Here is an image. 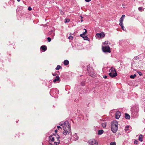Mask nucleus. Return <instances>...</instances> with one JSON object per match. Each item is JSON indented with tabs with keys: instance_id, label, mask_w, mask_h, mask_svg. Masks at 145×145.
<instances>
[{
	"instance_id": "nucleus-1",
	"label": "nucleus",
	"mask_w": 145,
	"mask_h": 145,
	"mask_svg": "<svg viewBox=\"0 0 145 145\" xmlns=\"http://www.w3.org/2000/svg\"><path fill=\"white\" fill-rule=\"evenodd\" d=\"M118 123L117 121H114L111 124V129L113 133H115L118 130Z\"/></svg>"
},
{
	"instance_id": "nucleus-2",
	"label": "nucleus",
	"mask_w": 145,
	"mask_h": 145,
	"mask_svg": "<svg viewBox=\"0 0 145 145\" xmlns=\"http://www.w3.org/2000/svg\"><path fill=\"white\" fill-rule=\"evenodd\" d=\"M108 74L109 76L112 77H116L117 75L115 69L112 67H111L109 70Z\"/></svg>"
},
{
	"instance_id": "nucleus-3",
	"label": "nucleus",
	"mask_w": 145,
	"mask_h": 145,
	"mask_svg": "<svg viewBox=\"0 0 145 145\" xmlns=\"http://www.w3.org/2000/svg\"><path fill=\"white\" fill-rule=\"evenodd\" d=\"M68 126H67V127L65 128H63L64 131L63 132V134L64 135H66L68 133V134H69V132H70L71 131V126L69 125H68Z\"/></svg>"
},
{
	"instance_id": "nucleus-4",
	"label": "nucleus",
	"mask_w": 145,
	"mask_h": 145,
	"mask_svg": "<svg viewBox=\"0 0 145 145\" xmlns=\"http://www.w3.org/2000/svg\"><path fill=\"white\" fill-rule=\"evenodd\" d=\"M102 49L104 52L110 53L111 52L110 48L108 46H103Z\"/></svg>"
},
{
	"instance_id": "nucleus-5",
	"label": "nucleus",
	"mask_w": 145,
	"mask_h": 145,
	"mask_svg": "<svg viewBox=\"0 0 145 145\" xmlns=\"http://www.w3.org/2000/svg\"><path fill=\"white\" fill-rule=\"evenodd\" d=\"M89 144L91 145H98V143L95 140L91 139L89 141Z\"/></svg>"
},
{
	"instance_id": "nucleus-6",
	"label": "nucleus",
	"mask_w": 145,
	"mask_h": 145,
	"mask_svg": "<svg viewBox=\"0 0 145 145\" xmlns=\"http://www.w3.org/2000/svg\"><path fill=\"white\" fill-rule=\"evenodd\" d=\"M60 125L62 126L63 128L67 127V126L68 127V125H69L70 126V125L69 123L67 121L64 122L63 123H62L61 124H60Z\"/></svg>"
},
{
	"instance_id": "nucleus-7",
	"label": "nucleus",
	"mask_w": 145,
	"mask_h": 145,
	"mask_svg": "<svg viewBox=\"0 0 145 145\" xmlns=\"http://www.w3.org/2000/svg\"><path fill=\"white\" fill-rule=\"evenodd\" d=\"M125 15H123L120 18V19L119 20V25H122V24H123V19L124 18H125Z\"/></svg>"
},
{
	"instance_id": "nucleus-8",
	"label": "nucleus",
	"mask_w": 145,
	"mask_h": 145,
	"mask_svg": "<svg viewBox=\"0 0 145 145\" xmlns=\"http://www.w3.org/2000/svg\"><path fill=\"white\" fill-rule=\"evenodd\" d=\"M96 35L98 37L102 38V37H104L105 36V35L103 32H101L100 33H97Z\"/></svg>"
},
{
	"instance_id": "nucleus-9",
	"label": "nucleus",
	"mask_w": 145,
	"mask_h": 145,
	"mask_svg": "<svg viewBox=\"0 0 145 145\" xmlns=\"http://www.w3.org/2000/svg\"><path fill=\"white\" fill-rule=\"evenodd\" d=\"M121 116V112L118 111L116 113V118L117 119L119 118Z\"/></svg>"
},
{
	"instance_id": "nucleus-10",
	"label": "nucleus",
	"mask_w": 145,
	"mask_h": 145,
	"mask_svg": "<svg viewBox=\"0 0 145 145\" xmlns=\"http://www.w3.org/2000/svg\"><path fill=\"white\" fill-rule=\"evenodd\" d=\"M56 81H60V78L59 76H56L55 78L53 80V82L54 83H55Z\"/></svg>"
},
{
	"instance_id": "nucleus-11",
	"label": "nucleus",
	"mask_w": 145,
	"mask_h": 145,
	"mask_svg": "<svg viewBox=\"0 0 145 145\" xmlns=\"http://www.w3.org/2000/svg\"><path fill=\"white\" fill-rule=\"evenodd\" d=\"M49 138H50V140H51V141H54V138H55V137L54 136V135H50L49 137Z\"/></svg>"
},
{
	"instance_id": "nucleus-12",
	"label": "nucleus",
	"mask_w": 145,
	"mask_h": 145,
	"mask_svg": "<svg viewBox=\"0 0 145 145\" xmlns=\"http://www.w3.org/2000/svg\"><path fill=\"white\" fill-rule=\"evenodd\" d=\"M41 49L42 50L45 51L46 50L47 48L46 46L43 45L41 46Z\"/></svg>"
},
{
	"instance_id": "nucleus-13",
	"label": "nucleus",
	"mask_w": 145,
	"mask_h": 145,
	"mask_svg": "<svg viewBox=\"0 0 145 145\" xmlns=\"http://www.w3.org/2000/svg\"><path fill=\"white\" fill-rule=\"evenodd\" d=\"M130 116L127 113H125V118L126 119H127V120H129V119L130 118Z\"/></svg>"
},
{
	"instance_id": "nucleus-14",
	"label": "nucleus",
	"mask_w": 145,
	"mask_h": 145,
	"mask_svg": "<svg viewBox=\"0 0 145 145\" xmlns=\"http://www.w3.org/2000/svg\"><path fill=\"white\" fill-rule=\"evenodd\" d=\"M142 138V134H140V135H139V137L138 138V140H139L140 141L142 142L143 141Z\"/></svg>"
},
{
	"instance_id": "nucleus-15",
	"label": "nucleus",
	"mask_w": 145,
	"mask_h": 145,
	"mask_svg": "<svg viewBox=\"0 0 145 145\" xmlns=\"http://www.w3.org/2000/svg\"><path fill=\"white\" fill-rule=\"evenodd\" d=\"M84 30H85V31L83 33V34H80V36L81 37H82L83 38L84 37H83V35H85L87 32V30L86 29H84Z\"/></svg>"
},
{
	"instance_id": "nucleus-16",
	"label": "nucleus",
	"mask_w": 145,
	"mask_h": 145,
	"mask_svg": "<svg viewBox=\"0 0 145 145\" xmlns=\"http://www.w3.org/2000/svg\"><path fill=\"white\" fill-rule=\"evenodd\" d=\"M103 131H103V130H102V129L99 130L98 131V135H101L103 133Z\"/></svg>"
},
{
	"instance_id": "nucleus-17",
	"label": "nucleus",
	"mask_w": 145,
	"mask_h": 145,
	"mask_svg": "<svg viewBox=\"0 0 145 145\" xmlns=\"http://www.w3.org/2000/svg\"><path fill=\"white\" fill-rule=\"evenodd\" d=\"M69 62L68 60H65L63 63L65 65H67L69 64Z\"/></svg>"
},
{
	"instance_id": "nucleus-18",
	"label": "nucleus",
	"mask_w": 145,
	"mask_h": 145,
	"mask_svg": "<svg viewBox=\"0 0 145 145\" xmlns=\"http://www.w3.org/2000/svg\"><path fill=\"white\" fill-rule=\"evenodd\" d=\"M54 136L55 137V138H56L57 139V140L58 141L59 140L60 138V137L58 134H57L56 135L55 134H54Z\"/></svg>"
},
{
	"instance_id": "nucleus-19",
	"label": "nucleus",
	"mask_w": 145,
	"mask_h": 145,
	"mask_svg": "<svg viewBox=\"0 0 145 145\" xmlns=\"http://www.w3.org/2000/svg\"><path fill=\"white\" fill-rule=\"evenodd\" d=\"M60 68H62L61 66H60L59 65H58L57 66V67L56 68V69L57 70H58Z\"/></svg>"
},
{
	"instance_id": "nucleus-20",
	"label": "nucleus",
	"mask_w": 145,
	"mask_h": 145,
	"mask_svg": "<svg viewBox=\"0 0 145 145\" xmlns=\"http://www.w3.org/2000/svg\"><path fill=\"white\" fill-rule=\"evenodd\" d=\"M101 125L103 128H106V123H102Z\"/></svg>"
},
{
	"instance_id": "nucleus-21",
	"label": "nucleus",
	"mask_w": 145,
	"mask_h": 145,
	"mask_svg": "<svg viewBox=\"0 0 145 145\" xmlns=\"http://www.w3.org/2000/svg\"><path fill=\"white\" fill-rule=\"evenodd\" d=\"M136 74H134L133 75H131L130 76V78H135V77H136Z\"/></svg>"
},
{
	"instance_id": "nucleus-22",
	"label": "nucleus",
	"mask_w": 145,
	"mask_h": 145,
	"mask_svg": "<svg viewBox=\"0 0 145 145\" xmlns=\"http://www.w3.org/2000/svg\"><path fill=\"white\" fill-rule=\"evenodd\" d=\"M60 140H59L58 142H54V145H57V144H59L60 143Z\"/></svg>"
},
{
	"instance_id": "nucleus-23",
	"label": "nucleus",
	"mask_w": 145,
	"mask_h": 145,
	"mask_svg": "<svg viewBox=\"0 0 145 145\" xmlns=\"http://www.w3.org/2000/svg\"><path fill=\"white\" fill-rule=\"evenodd\" d=\"M83 38L85 40H89V39L87 36L84 37Z\"/></svg>"
},
{
	"instance_id": "nucleus-24",
	"label": "nucleus",
	"mask_w": 145,
	"mask_h": 145,
	"mask_svg": "<svg viewBox=\"0 0 145 145\" xmlns=\"http://www.w3.org/2000/svg\"><path fill=\"white\" fill-rule=\"evenodd\" d=\"M110 145H116V143L115 142H111L110 143Z\"/></svg>"
},
{
	"instance_id": "nucleus-25",
	"label": "nucleus",
	"mask_w": 145,
	"mask_h": 145,
	"mask_svg": "<svg viewBox=\"0 0 145 145\" xmlns=\"http://www.w3.org/2000/svg\"><path fill=\"white\" fill-rule=\"evenodd\" d=\"M120 25L121 26V27L122 29H123V30L125 31L126 29H125V28H124L123 26V24H122V25Z\"/></svg>"
},
{
	"instance_id": "nucleus-26",
	"label": "nucleus",
	"mask_w": 145,
	"mask_h": 145,
	"mask_svg": "<svg viewBox=\"0 0 145 145\" xmlns=\"http://www.w3.org/2000/svg\"><path fill=\"white\" fill-rule=\"evenodd\" d=\"M129 128V126H125V131H128V129Z\"/></svg>"
},
{
	"instance_id": "nucleus-27",
	"label": "nucleus",
	"mask_w": 145,
	"mask_h": 145,
	"mask_svg": "<svg viewBox=\"0 0 145 145\" xmlns=\"http://www.w3.org/2000/svg\"><path fill=\"white\" fill-rule=\"evenodd\" d=\"M47 40L49 42H50L51 41V39L50 37H48L47 38Z\"/></svg>"
},
{
	"instance_id": "nucleus-28",
	"label": "nucleus",
	"mask_w": 145,
	"mask_h": 145,
	"mask_svg": "<svg viewBox=\"0 0 145 145\" xmlns=\"http://www.w3.org/2000/svg\"><path fill=\"white\" fill-rule=\"evenodd\" d=\"M138 142V140H135L134 141V143L136 144H137Z\"/></svg>"
},
{
	"instance_id": "nucleus-29",
	"label": "nucleus",
	"mask_w": 145,
	"mask_h": 145,
	"mask_svg": "<svg viewBox=\"0 0 145 145\" xmlns=\"http://www.w3.org/2000/svg\"><path fill=\"white\" fill-rule=\"evenodd\" d=\"M73 36H69V37H68V39H73Z\"/></svg>"
},
{
	"instance_id": "nucleus-30",
	"label": "nucleus",
	"mask_w": 145,
	"mask_h": 145,
	"mask_svg": "<svg viewBox=\"0 0 145 145\" xmlns=\"http://www.w3.org/2000/svg\"><path fill=\"white\" fill-rule=\"evenodd\" d=\"M57 129L59 130H61V127H60V126H57Z\"/></svg>"
},
{
	"instance_id": "nucleus-31",
	"label": "nucleus",
	"mask_w": 145,
	"mask_h": 145,
	"mask_svg": "<svg viewBox=\"0 0 145 145\" xmlns=\"http://www.w3.org/2000/svg\"><path fill=\"white\" fill-rule=\"evenodd\" d=\"M138 74H139V75L140 76H142V72H138Z\"/></svg>"
},
{
	"instance_id": "nucleus-32",
	"label": "nucleus",
	"mask_w": 145,
	"mask_h": 145,
	"mask_svg": "<svg viewBox=\"0 0 145 145\" xmlns=\"http://www.w3.org/2000/svg\"><path fill=\"white\" fill-rule=\"evenodd\" d=\"M142 7H138V9L139 11H141V10H142Z\"/></svg>"
},
{
	"instance_id": "nucleus-33",
	"label": "nucleus",
	"mask_w": 145,
	"mask_h": 145,
	"mask_svg": "<svg viewBox=\"0 0 145 145\" xmlns=\"http://www.w3.org/2000/svg\"><path fill=\"white\" fill-rule=\"evenodd\" d=\"M80 16L81 18V22H82L83 21V20L82 19V18H83V17H82V15H80Z\"/></svg>"
},
{
	"instance_id": "nucleus-34",
	"label": "nucleus",
	"mask_w": 145,
	"mask_h": 145,
	"mask_svg": "<svg viewBox=\"0 0 145 145\" xmlns=\"http://www.w3.org/2000/svg\"><path fill=\"white\" fill-rule=\"evenodd\" d=\"M136 60H138L139 58L138 57L136 56L134 58Z\"/></svg>"
},
{
	"instance_id": "nucleus-35",
	"label": "nucleus",
	"mask_w": 145,
	"mask_h": 145,
	"mask_svg": "<svg viewBox=\"0 0 145 145\" xmlns=\"http://www.w3.org/2000/svg\"><path fill=\"white\" fill-rule=\"evenodd\" d=\"M31 9H32V8H31V7H29L28 8V10H31Z\"/></svg>"
},
{
	"instance_id": "nucleus-36",
	"label": "nucleus",
	"mask_w": 145,
	"mask_h": 145,
	"mask_svg": "<svg viewBox=\"0 0 145 145\" xmlns=\"http://www.w3.org/2000/svg\"><path fill=\"white\" fill-rule=\"evenodd\" d=\"M81 84L82 86H84L85 85V83L84 82L81 83Z\"/></svg>"
},
{
	"instance_id": "nucleus-37",
	"label": "nucleus",
	"mask_w": 145,
	"mask_h": 145,
	"mask_svg": "<svg viewBox=\"0 0 145 145\" xmlns=\"http://www.w3.org/2000/svg\"><path fill=\"white\" fill-rule=\"evenodd\" d=\"M107 77V76H106V75H104L103 76V78H106Z\"/></svg>"
},
{
	"instance_id": "nucleus-38",
	"label": "nucleus",
	"mask_w": 145,
	"mask_h": 145,
	"mask_svg": "<svg viewBox=\"0 0 145 145\" xmlns=\"http://www.w3.org/2000/svg\"><path fill=\"white\" fill-rule=\"evenodd\" d=\"M91 0H85V1L89 2L91 1Z\"/></svg>"
},
{
	"instance_id": "nucleus-39",
	"label": "nucleus",
	"mask_w": 145,
	"mask_h": 145,
	"mask_svg": "<svg viewBox=\"0 0 145 145\" xmlns=\"http://www.w3.org/2000/svg\"><path fill=\"white\" fill-rule=\"evenodd\" d=\"M52 36H54V35H55V34L54 33H53V32H52Z\"/></svg>"
},
{
	"instance_id": "nucleus-40",
	"label": "nucleus",
	"mask_w": 145,
	"mask_h": 145,
	"mask_svg": "<svg viewBox=\"0 0 145 145\" xmlns=\"http://www.w3.org/2000/svg\"><path fill=\"white\" fill-rule=\"evenodd\" d=\"M49 145H54V144H52V143H50Z\"/></svg>"
},
{
	"instance_id": "nucleus-41",
	"label": "nucleus",
	"mask_w": 145,
	"mask_h": 145,
	"mask_svg": "<svg viewBox=\"0 0 145 145\" xmlns=\"http://www.w3.org/2000/svg\"><path fill=\"white\" fill-rule=\"evenodd\" d=\"M55 133H57V130H55Z\"/></svg>"
},
{
	"instance_id": "nucleus-42",
	"label": "nucleus",
	"mask_w": 145,
	"mask_h": 145,
	"mask_svg": "<svg viewBox=\"0 0 145 145\" xmlns=\"http://www.w3.org/2000/svg\"><path fill=\"white\" fill-rule=\"evenodd\" d=\"M52 75L54 76H55V75L54 74H52Z\"/></svg>"
},
{
	"instance_id": "nucleus-43",
	"label": "nucleus",
	"mask_w": 145,
	"mask_h": 145,
	"mask_svg": "<svg viewBox=\"0 0 145 145\" xmlns=\"http://www.w3.org/2000/svg\"><path fill=\"white\" fill-rule=\"evenodd\" d=\"M17 1L19 2V1H20V0H17Z\"/></svg>"
},
{
	"instance_id": "nucleus-44",
	"label": "nucleus",
	"mask_w": 145,
	"mask_h": 145,
	"mask_svg": "<svg viewBox=\"0 0 145 145\" xmlns=\"http://www.w3.org/2000/svg\"><path fill=\"white\" fill-rule=\"evenodd\" d=\"M50 32H49L48 34H50Z\"/></svg>"
}]
</instances>
